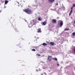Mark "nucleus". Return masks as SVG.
Returning a JSON list of instances; mask_svg holds the SVG:
<instances>
[{
    "instance_id": "f03ea898",
    "label": "nucleus",
    "mask_w": 75,
    "mask_h": 75,
    "mask_svg": "<svg viewBox=\"0 0 75 75\" xmlns=\"http://www.w3.org/2000/svg\"><path fill=\"white\" fill-rule=\"evenodd\" d=\"M58 22L59 23H60V25L61 26L59 27H61L62 26V25H63V22L62 21H58Z\"/></svg>"
},
{
    "instance_id": "6ab92c4d",
    "label": "nucleus",
    "mask_w": 75,
    "mask_h": 75,
    "mask_svg": "<svg viewBox=\"0 0 75 75\" xmlns=\"http://www.w3.org/2000/svg\"><path fill=\"white\" fill-rule=\"evenodd\" d=\"M69 28H66L65 29V31H66L67 30H69Z\"/></svg>"
},
{
    "instance_id": "5701e85b",
    "label": "nucleus",
    "mask_w": 75,
    "mask_h": 75,
    "mask_svg": "<svg viewBox=\"0 0 75 75\" xmlns=\"http://www.w3.org/2000/svg\"><path fill=\"white\" fill-rule=\"evenodd\" d=\"M6 8V6H5L4 7V8Z\"/></svg>"
},
{
    "instance_id": "f257e3e1",
    "label": "nucleus",
    "mask_w": 75,
    "mask_h": 75,
    "mask_svg": "<svg viewBox=\"0 0 75 75\" xmlns=\"http://www.w3.org/2000/svg\"><path fill=\"white\" fill-rule=\"evenodd\" d=\"M23 11L27 14H30L31 13L32 11H31V10L29 8H27L26 9H24Z\"/></svg>"
},
{
    "instance_id": "39448f33",
    "label": "nucleus",
    "mask_w": 75,
    "mask_h": 75,
    "mask_svg": "<svg viewBox=\"0 0 75 75\" xmlns=\"http://www.w3.org/2000/svg\"><path fill=\"white\" fill-rule=\"evenodd\" d=\"M50 44L51 46H54V42H50Z\"/></svg>"
},
{
    "instance_id": "20e7f679",
    "label": "nucleus",
    "mask_w": 75,
    "mask_h": 75,
    "mask_svg": "<svg viewBox=\"0 0 75 75\" xmlns=\"http://www.w3.org/2000/svg\"><path fill=\"white\" fill-rule=\"evenodd\" d=\"M52 56H48V60H49V61H51V60L52 59Z\"/></svg>"
},
{
    "instance_id": "393cba45",
    "label": "nucleus",
    "mask_w": 75,
    "mask_h": 75,
    "mask_svg": "<svg viewBox=\"0 0 75 75\" xmlns=\"http://www.w3.org/2000/svg\"><path fill=\"white\" fill-rule=\"evenodd\" d=\"M74 23L75 24V20H74Z\"/></svg>"
},
{
    "instance_id": "a211bd4d",
    "label": "nucleus",
    "mask_w": 75,
    "mask_h": 75,
    "mask_svg": "<svg viewBox=\"0 0 75 75\" xmlns=\"http://www.w3.org/2000/svg\"><path fill=\"white\" fill-rule=\"evenodd\" d=\"M73 36H75V33H72Z\"/></svg>"
},
{
    "instance_id": "423d86ee",
    "label": "nucleus",
    "mask_w": 75,
    "mask_h": 75,
    "mask_svg": "<svg viewBox=\"0 0 75 75\" xmlns=\"http://www.w3.org/2000/svg\"><path fill=\"white\" fill-rule=\"evenodd\" d=\"M52 23H54V24H55V23H57V21H56V20L55 19H52Z\"/></svg>"
},
{
    "instance_id": "9b49d317",
    "label": "nucleus",
    "mask_w": 75,
    "mask_h": 75,
    "mask_svg": "<svg viewBox=\"0 0 75 75\" xmlns=\"http://www.w3.org/2000/svg\"><path fill=\"white\" fill-rule=\"evenodd\" d=\"M8 2V1H5V4H7V3Z\"/></svg>"
},
{
    "instance_id": "1a4fd4ad",
    "label": "nucleus",
    "mask_w": 75,
    "mask_h": 75,
    "mask_svg": "<svg viewBox=\"0 0 75 75\" xmlns=\"http://www.w3.org/2000/svg\"><path fill=\"white\" fill-rule=\"evenodd\" d=\"M53 59L55 61H58L57 58L56 57H54L53 58Z\"/></svg>"
},
{
    "instance_id": "412c9836",
    "label": "nucleus",
    "mask_w": 75,
    "mask_h": 75,
    "mask_svg": "<svg viewBox=\"0 0 75 75\" xmlns=\"http://www.w3.org/2000/svg\"><path fill=\"white\" fill-rule=\"evenodd\" d=\"M56 5H57V6H58V3H57L56 4Z\"/></svg>"
},
{
    "instance_id": "f8f14e48",
    "label": "nucleus",
    "mask_w": 75,
    "mask_h": 75,
    "mask_svg": "<svg viewBox=\"0 0 75 75\" xmlns=\"http://www.w3.org/2000/svg\"><path fill=\"white\" fill-rule=\"evenodd\" d=\"M47 24V22H44L43 23V24L44 25H45Z\"/></svg>"
},
{
    "instance_id": "9d476101",
    "label": "nucleus",
    "mask_w": 75,
    "mask_h": 75,
    "mask_svg": "<svg viewBox=\"0 0 75 75\" xmlns=\"http://www.w3.org/2000/svg\"><path fill=\"white\" fill-rule=\"evenodd\" d=\"M73 52L74 53H75V46L73 47Z\"/></svg>"
},
{
    "instance_id": "2eb2a0df",
    "label": "nucleus",
    "mask_w": 75,
    "mask_h": 75,
    "mask_svg": "<svg viewBox=\"0 0 75 75\" xmlns=\"http://www.w3.org/2000/svg\"><path fill=\"white\" fill-rule=\"evenodd\" d=\"M38 20L39 21H41V18H38Z\"/></svg>"
},
{
    "instance_id": "aec40b11",
    "label": "nucleus",
    "mask_w": 75,
    "mask_h": 75,
    "mask_svg": "<svg viewBox=\"0 0 75 75\" xmlns=\"http://www.w3.org/2000/svg\"><path fill=\"white\" fill-rule=\"evenodd\" d=\"M57 66L59 67V64H57Z\"/></svg>"
},
{
    "instance_id": "7ed1b4c3",
    "label": "nucleus",
    "mask_w": 75,
    "mask_h": 75,
    "mask_svg": "<svg viewBox=\"0 0 75 75\" xmlns=\"http://www.w3.org/2000/svg\"><path fill=\"white\" fill-rule=\"evenodd\" d=\"M72 10H73V7H71V11L69 14V16H70L71 15V14H72Z\"/></svg>"
},
{
    "instance_id": "4468645a",
    "label": "nucleus",
    "mask_w": 75,
    "mask_h": 75,
    "mask_svg": "<svg viewBox=\"0 0 75 75\" xmlns=\"http://www.w3.org/2000/svg\"><path fill=\"white\" fill-rule=\"evenodd\" d=\"M1 3H4V0H1Z\"/></svg>"
},
{
    "instance_id": "4be33fe9",
    "label": "nucleus",
    "mask_w": 75,
    "mask_h": 75,
    "mask_svg": "<svg viewBox=\"0 0 75 75\" xmlns=\"http://www.w3.org/2000/svg\"><path fill=\"white\" fill-rule=\"evenodd\" d=\"M2 11L1 10H0V13H1Z\"/></svg>"
},
{
    "instance_id": "0eeeda50",
    "label": "nucleus",
    "mask_w": 75,
    "mask_h": 75,
    "mask_svg": "<svg viewBox=\"0 0 75 75\" xmlns=\"http://www.w3.org/2000/svg\"><path fill=\"white\" fill-rule=\"evenodd\" d=\"M55 0H48V3H53Z\"/></svg>"
},
{
    "instance_id": "ddd939ff",
    "label": "nucleus",
    "mask_w": 75,
    "mask_h": 75,
    "mask_svg": "<svg viewBox=\"0 0 75 75\" xmlns=\"http://www.w3.org/2000/svg\"><path fill=\"white\" fill-rule=\"evenodd\" d=\"M42 45H44V46H46V45H47V44L46 43H44L42 44Z\"/></svg>"
},
{
    "instance_id": "b1692460",
    "label": "nucleus",
    "mask_w": 75,
    "mask_h": 75,
    "mask_svg": "<svg viewBox=\"0 0 75 75\" xmlns=\"http://www.w3.org/2000/svg\"><path fill=\"white\" fill-rule=\"evenodd\" d=\"M38 56H40V54H38Z\"/></svg>"
},
{
    "instance_id": "f3484780",
    "label": "nucleus",
    "mask_w": 75,
    "mask_h": 75,
    "mask_svg": "<svg viewBox=\"0 0 75 75\" xmlns=\"http://www.w3.org/2000/svg\"><path fill=\"white\" fill-rule=\"evenodd\" d=\"M32 51H35V49H33L31 50Z\"/></svg>"
},
{
    "instance_id": "6e6552de",
    "label": "nucleus",
    "mask_w": 75,
    "mask_h": 75,
    "mask_svg": "<svg viewBox=\"0 0 75 75\" xmlns=\"http://www.w3.org/2000/svg\"><path fill=\"white\" fill-rule=\"evenodd\" d=\"M41 28H39L38 29V33H41Z\"/></svg>"
},
{
    "instance_id": "dca6fc26",
    "label": "nucleus",
    "mask_w": 75,
    "mask_h": 75,
    "mask_svg": "<svg viewBox=\"0 0 75 75\" xmlns=\"http://www.w3.org/2000/svg\"><path fill=\"white\" fill-rule=\"evenodd\" d=\"M75 7V4H73V6H72V7Z\"/></svg>"
}]
</instances>
